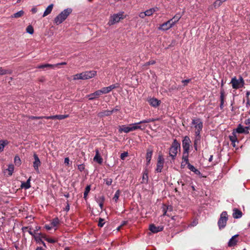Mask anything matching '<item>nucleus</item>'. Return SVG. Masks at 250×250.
Instances as JSON below:
<instances>
[{"label":"nucleus","instance_id":"f257e3e1","mask_svg":"<svg viewBox=\"0 0 250 250\" xmlns=\"http://www.w3.org/2000/svg\"><path fill=\"white\" fill-rule=\"evenodd\" d=\"M125 17L126 16L124 12H119L118 13L111 15L109 17L107 24L109 26L115 24L119 23L121 20L124 19Z\"/></svg>","mask_w":250,"mask_h":250},{"label":"nucleus","instance_id":"f03ea898","mask_svg":"<svg viewBox=\"0 0 250 250\" xmlns=\"http://www.w3.org/2000/svg\"><path fill=\"white\" fill-rule=\"evenodd\" d=\"M71 12L72 9L71 8L64 9L55 18V23L57 25L62 23Z\"/></svg>","mask_w":250,"mask_h":250},{"label":"nucleus","instance_id":"7ed1b4c3","mask_svg":"<svg viewBox=\"0 0 250 250\" xmlns=\"http://www.w3.org/2000/svg\"><path fill=\"white\" fill-rule=\"evenodd\" d=\"M192 124L193 125V127L195 129V133L197 138V139L199 140L200 138V133L203 128V122L199 118L193 119L192 120Z\"/></svg>","mask_w":250,"mask_h":250},{"label":"nucleus","instance_id":"20e7f679","mask_svg":"<svg viewBox=\"0 0 250 250\" xmlns=\"http://www.w3.org/2000/svg\"><path fill=\"white\" fill-rule=\"evenodd\" d=\"M154 121V119H149L141 121L138 123L130 124L132 131L139 129L141 130H144L146 128V125H140V124L148 123Z\"/></svg>","mask_w":250,"mask_h":250},{"label":"nucleus","instance_id":"39448f33","mask_svg":"<svg viewBox=\"0 0 250 250\" xmlns=\"http://www.w3.org/2000/svg\"><path fill=\"white\" fill-rule=\"evenodd\" d=\"M180 144L176 141V140H174L169 148V155L173 159H174L176 157L178 150H180Z\"/></svg>","mask_w":250,"mask_h":250},{"label":"nucleus","instance_id":"423d86ee","mask_svg":"<svg viewBox=\"0 0 250 250\" xmlns=\"http://www.w3.org/2000/svg\"><path fill=\"white\" fill-rule=\"evenodd\" d=\"M230 83L232 84L233 88L239 89L244 86V81L241 77H240L239 79H237L235 77L231 79Z\"/></svg>","mask_w":250,"mask_h":250},{"label":"nucleus","instance_id":"0eeeda50","mask_svg":"<svg viewBox=\"0 0 250 250\" xmlns=\"http://www.w3.org/2000/svg\"><path fill=\"white\" fill-rule=\"evenodd\" d=\"M228 214L226 211H223L220 215V217L218 222V225L220 229H222L226 225L228 220Z\"/></svg>","mask_w":250,"mask_h":250},{"label":"nucleus","instance_id":"6e6552de","mask_svg":"<svg viewBox=\"0 0 250 250\" xmlns=\"http://www.w3.org/2000/svg\"><path fill=\"white\" fill-rule=\"evenodd\" d=\"M190 139L186 136L183 141L182 146L184 149V154H187L188 152L190 146Z\"/></svg>","mask_w":250,"mask_h":250},{"label":"nucleus","instance_id":"1a4fd4ad","mask_svg":"<svg viewBox=\"0 0 250 250\" xmlns=\"http://www.w3.org/2000/svg\"><path fill=\"white\" fill-rule=\"evenodd\" d=\"M174 26L173 22L172 21L168 20L167 22L161 24L158 27V29L162 31H167Z\"/></svg>","mask_w":250,"mask_h":250},{"label":"nucleus","instance_id":"9d476101","mask_svg":"<svg viewBox=\"0 0 250 250\" xmlns=\"http://www.w3.org/2000/svg\"><path fill=\"white\" fill-rule=\"evenodd\" d=\"M164 163V159L163 158L162 156L159 155L158 158V162L157 164V167L156 169V171L157 172H160L162 171V169L163 167Z\"/></svg>","mask_w":250,"mask_h":250},{"label":"nucleus","instance_id":"9b49d317","mask_svg":"<svg viewBox=\"0 0 250 250\" xmlns=\"http://www.w3.org/2000/svg\"><path fill=\"white\" fill-rule=\"evenodd\" d=\"M34 158V161L33 162V167L35 170L37 172H39V167L41 166V161L36 154H34L33 155Z\"/></svg>","mask_w":250,"mask_h":250},{"label":"nucleus","instance_id":"f8f14e48","mask_svg":"<svg viewBox=\"0 0 250 250\" xmlns=\"http://www.w3.org/2000/svg\"><path fill=\"white\" fill-rule=\"evenodd\" d=\"M68 117V115H57L50 116H44V118L46 119H58L59 120L64 119Z\"/></svg>","mask_w":250,"mask_h":250},{"label":"nucleus","instance_id":"ddd939ff","mask_svg":"<svg viewBox=\"0 0 250 250\" xmlns=\"http://www.w3.org/2000/svg\"><path fill=\"white\" fill-rule=\"evenodd\" d=\"M117 87V86L115 84H112L107 87H104L102 88L100 91L101 92V94H106L110 92L113 89H115Z\"/></svg>","mask_w":250,"mask_h":250},{"label":"nucleus","instance_id":"4468645a","mask_svg":"<svg viewBox=\"0 0 250 250\" xmlns=\"http://www.w3.org/2000/svg\"><path fill=\"white\" fill-rule=\"evenodd\" d=\"M164 228L162 226H155L154 224H151L149 226V230L153 233H157L162 231Z\"/></svg>","mask_w":250,"mask_h":250},{"label":"nucleus","instance_id":"2eb2a0df","mask_svg":"<svg viewBox=\"0 0 250 250\" xmlns=\"http://www.w3.org/2000/svg\"><path fill=\"white\" fill-rule=\"evenodd\" d=\"M95 156L93 158V160L97 162L98 164H101L103 163V159L100 156L99 151L98 149L95 150Z\"/></svg>","mask_w":250,"mask_h":250},{"label":"nucleus","instance_id":"dca6fc26","mask_svg":"<svg viewBox=\"0 0 250 250\" xmlns=\"http://www.w3.org/2000/svg\"><path fill=\"white\" fill-rule=\"evenodd\" d=\"M84 80L93 78L96 74L95 71H86L83 72Z\"/></svg>","mask_w":250,"mask_h":250},{"label":"nucleus","instance_id":"f3484780","mask_svg":"<svg viewBox=\"0 0 250 250\" xmlns=\"http://www.w3.org/2000/svg\"><path fill=\"white\" fill-rule=\"evenodd\" d=\"M119 131L120 133L124 132L126 133L132 131L130 124L128 126L122 125L120 126Z\"/></svg>","mask_w":250,"mask_h":250},{"label":"nucleus","instance_id":"a211bd4d","mask_svg":"<svg viewBox=\"0 0 250 250\" xmlns=\"http://www.w3.org/2000/svg\"><path fill=\"white\" fill-rule=\"evenodd\" d=\"M34 238L37 243L40 244L42 241V238L44 239L45 234L41 233H37L36 235H34Z\"/></svg>","mask_w":250,"mask_h":250},{"label":"nucleus","instance_id":"6ab92c4d","mask_svg":"<svg viewBox=\"0 0 250 250\" xmlns=\"http://www.w3.org/2000/svg\"><path fill=\"white\" fill-rule=\"evenodd\" d=\"M238 235L237 234L235 235L230 239L228 243L229 247H231L234 246L237 244L238 240L236 239V238L238 237Z\"/></svg>","mask_w":250,"mask_h":250},{"label":"nucleus","instance_id":"aec40b11","mask_svg":"<svg viewBox=\"0 0 250 250\" xmlns=\"http://www.w3.org/2000/svg\"><path fill=\"white\" fill-rule=\"evenodd\" d=\"M102 95L100 90H97L95 92L90 94L87 96L89 100H92Z\"/></svg>","mask_w":250,"mask_h":250},{"label":"nucleus","instance_id":"412c9836","mask_svg":"<svg viewBox=\"0 0 250 250\" xmlns=\"http://www.w3.org/2000/svg\"><path fill=\"white\" fill-rule=\"evenodd\" d=\"M31 177H30L26 182H22L21 184V188L25 189H28L31 187L30 181Z\"/></svg>","mask_w":250,"mask_h":250},{"label":"nucleus","instance_id":"4be33fe9","mask_svg":"<svg viewBox=\"0 0 250 250\" xmlns=\"http://www.w3.org/2000/svg\"><path fill=\"white\" fill-rule=\"evenodd\" d=\"M159 10V8L157 7H155L151 8L148 10H146V16H150L153 15V14L157 12Z\"/></svg>","mask_w":250,"mask_h":250},{"label":"nucleus","instance_id":"5701e85b","mask_svg":"<svg viewBox=\"0 0 250 250\" xmlns=\"http://www.w3.org/2000/svg\"><path fill=\"white\" fill-rule=\"evenodd\" d=\"M148 102L150 105L154 107H156L160 104V101L155 98L150 99Z\"/></svg>","mask_w":250,"mask_h":250},{"label":"nucleus","instance_id":"b1692460","mask_svg":"<svg viewBox=\"0 0 250 250\" xmlns=\"http://www.w3.org/2000/svg\"><path fill=\"white\" fill-rule=\"evenodd\" d=\"M114 110H112L111 111L105 110V111L101 112L99 113L98 116L100 117L109 116L112 114Z\"/></svg>","mask_w":250,"mask_h":250},{"label":"nucleus","instance_id":"393cba45","mask_svg":"<svg viewBox=\"0 0 250 250\" xmlns=\"http://www.w3.org/2000/svg\"><path fill=\"white\" fill-rule=\"evenodd\" d=\"M242 216V213L240 210L236 208L233 209V217L234 218H240Z\"/></svg>","mask_w":250,"mask_h":250},{"label":"nucleus","instance_id":"a878e982","mask_svg":"<svg viewBox=\"0 0 250 250\" xmlns=\"http://www.w3.org/2000/svg\"><path fill=\"white\" fill-rule=\"evenodd\" d=\"M53 6V4H51L46 8L42 15L43 17H46L51 12Z\"/></svg>","mask_w":250,"mask_h":250},{"label":"nucleus","instance_id":"bb28decb","mask_svg":"<svg viewBox=\"0 0 250 250\" xmlns=\"http://www.w3.org/2000/svg\"><path fill=\"white\" fill-rule=\"evenodd\" d=\"M12 73V70L11 69H5L2 67H0V76L6 74H11Z\"/></svg>","mask_w":250,"mask_h":250},{"label":"nucleus","instance_id":"cd10ccee","mask_svg":"<svg viewBox=\"0 0 250 250\" xmlns=\"http://www.w3.org/2000/svg\"><path fill=\"white\" fill-rule=\"evenodd\" d=\"M188 163H189L188 160V153L187 154H184V152L181 166H185L187 164L188 165Z\"/></svg>","mask_w":250,"mask_h":250},{"label":"nucleus","instance_id":"c85d7f7f","mask_svg":"<svg viewBox=\"0 0 250 250\" xmlns=\"http://www.w3.org/2000/svg\"><path fill=\"white\" fill-rule=\"evenodd\" d=\"M37 68H55V65L54 64H44L38 65Z\"/></svg>","mask_w":250,"mask_h":250},{"label":"nucleus","instance_id":"c756f323","mask_svg":"<svg viewBox=\"0 0 250 250\" xmlns=\"http://www.w3.org/2000/svg\"><path fill=\"white\" fill-rule=\"evenodd\" d=\"M181 16L179 14H176L172 19L169 20L172 21V22H173V25H174L176 22H177L179 20L181 19Z\"/></svg>","mask_w":250,"mask_h":250},{"label":"nucleus","instance_id":"7c9ffc66","mask_svg":"<svg viewBox=\"0 0 250 250\" xmlns=\"http://www.w3.org/2000/svg\"><path fill=\"white\" fill-rule=\"evenodd\" d=\"M84 74L83 72L77 74L76 75H74L73 76V80H84Z\"/></svg>","mask_w":250,"mask_h":250},{"label":"nucleus","instance_id":"2f4dec72","mask_svg":"<svg viewBox=\"0 0 250 250\" xmlns=\"http://www.w3.org/2000/svg\"><path fill=\"white\" fill-rule=\"evenodd\" d=\"M163 216L167 215V210L171 211L172 210V208L171 206H167L166 205H163Z\"/></svg>","mask_w":250,"mask_h":250},{"label":"nucleus","instance_id":"473e14b6","mask_svg":"<svg viewBox=\"0 0 250 250\" xmlns=\"http://www.w3.org/2000/svg\"><path fill=\"white\" fill-rule=\"evenodd\" d=\"M8 144V142L6 140H0V152L3 150V149L6 145Z\"/></svg>","mask_w":250,"mask_h":250},{"label":"nucleus","instance_id":"72a5a7b5","mask_svg":"<svg viewBox=\"0 0 250 250\" xmlns=\"http://www.w3.org/2000/svg\"><path fill=\"white\" fill-rule=\"evenodd\" d=\"M225 1V0H216L213 3V6L215 8L219 7Z\"/></svg>","mask_w":250,"mask_h":250},{"label":"nucleus","instance_id":"f704fd0d","mask_svg":"<svg viewBox=\"0 0 250 250\" xmlns=\"http://www.w3.org/2000/svg\"><path fill=\"white\" fill-rule=\"evenodd\" d=\"M188 167L189 169L194 172L195 174H198L200 173L199 171L197 170L193 166L191 165L189 163H188Z\"/></svg>","mask_w":250,"mask_h":250},{"label":"nucleus","instance_id":"c9c22d12","mask_svg":"<svg viewBox=\"0 0 250 250\" xmlns=\"http://www.w3.org/2000/svg\"><path fill=\"white\" fill-rule=\"evenodd\" d=\"M14 170V166L13 165L11 164L9 165L8 168H7L5 170L8 172V175L11 176L12 175L13 171Z\"/></svg>","mask_w":250,"mask_h":250},{"label":"nucleus","instance_id":"e433bc0d","mask_svg":"<svg viewBox=\"0 0 250 250\" xmlns=\"http://www.w3.org/2000/svg\"><path fill=\"white\" fill-rule=\"evenodd\" d=\"M246 129H247L248 127H246L244 128L241 125H239L238 126V127L236 129V132L239 133H242L246 131Z\"/></svg>","mask_w":250,"mask_h":250},{"label":"nucleus","instance_id":"4c0bfd02","mask_svg":"<svg viewBox=\"0 0 250 250\" xmlns=\"http://www.w3.org/2000/svg\"><path fill=\"white\" fill-rule=\"evenodd\" d=\"M24 14V12L22 10H21L11 16V18H18L21 17Z\"/></svg>","mask_w":250,"mask_h":250},{"label":"nucleus","instance_id":"58836bf2","mask_svg":"<svg viewBox=\"0 0 250 250\" xmlns=\"http://www.w3.org/2000/svg\"><path fill=\"white\" fill-rule=\"evenodd\" d=\"M90 189H91V187L90 185L87 186L85 188V191L84 192V194H83V198H84L85 200H86L87 196L88 195V193L89 192V191L90 190Z\"/></svg>","mask_w":250,"mask_h":250},{"label":"nucleus","instance_id":"ea45409f","mask_svg":"<svg viewBox=\"0 0 250 250\" xmlns=\"http://www.w3.org/2000/svg\"><path fill=\"white\" fill-rule=\"evenodd\" d=\"M60 223V221L58 218H55L51 221V224L53 227H57Z\"/></svg>","mask_w":250,"mask_h":250},{"label":"nucleus","instance_id":"a19ab883","mask_svg":"<svg viewBox=\"0 0 250 250\" xmlns=\"http://www.w3.org/2000/svg\"><path fill=\"white\" fill-rule=\"evenodd\" d=\"M153 151L151 149H147L146 154V160H149L151 159Z\"/></svg>","mask_w":250,"mask_h":250},{"label":"nucleus","instance_id":"79ce46f5","mask_svg":"<svg viewBox=\"0 0 250 250\" xmlns=\"http://www.w3.org/2000/svg\"><path fill=\"white\" fill-rule=\"evenodd\" d=\"M148 181V174L146 171H145L143 175L142 183H146Z\"/></svg>","mask_w":250,"mask_h":250},{"label":"nucleus","instance_id":"37998d69","mask_svg":"<svg viewBox=\"0 0 250 250\" xmlns=\"http://www.w3.org/2000/svg\"><path fill=\"white\" fill-rule=\"evenodd\" d=\"M120 195V190H117L113 198V200L115 202H117L119 196Z\"/></svg>","mask_w":250,"mask_h":250},{"label":"nucleus","instance_id":"c03bdc74","mask_svg":"<svg viewBox=\"0 0 250 250\" xmlns=\"http://www.w3.org/2000/svg\"><path fill=\"white\" fill-rule=\"evenodd\" d=\"M26 32L30 34H33L34 33V29L31 25H29L26 28Z\"/></svg>","mask_w":250,"mask_h":250},{"label":"nucleus","instance_id":"a18cd8bd","mask_svg":"<svg viewBox=\"0 0 250 250\" xmlns=\"http://www.w3.org/2000/svg\"><path fill=\"white\" fill-rule=\"evenodd\" d=\"M14 162L16 165L19 166L21 164V161L20 157L18 156H16L14 158Z\"/></svg>","mask_w":250,"mask_h":250},{"label":"nucleus","instance_id":"49530a36","mask_svg":"<svg viewBox=\"0 0 250 250\" xmlns=\"http://www.w3.org/2000/svg\"><path fill=\"white\" fill-rule=\"evenodd\" d=\"M44 240L50 243H55V242H56V240H55L54 239H53V238H48L45 235Z\"/></svg>","mask_w":250,"mask_h":250},{"label":"nucleus","instance_id":"de8ad7c7","mask_svg":"<svg viewBox=\"0 0 250 250\" xmlns=\"http://www.w3.org/2000/svg\"><path fill=\"white\" fill-rule=\"evenodd\" d=\"M229 139L232 143H235L237 141V139L236 136L233 134V135L229 136Z\"/></svg>","mask_w":250,"mask_h":250},{"label":"nucleus","instance_id":"09e8293b","mask_svg":"<svg viewBox=\"0 0 250 250\" xmlns=\"http://www.w3.org/2000/svg\"><path fill=\"white\" fill-rule=\"evenodd\" d=\"M225 91L222 89L220 92V101L221 102H224L225 100Z\"/></svg>","mask_w":250,"mask_h":250},{"label":"nucleus","instance_id":"8fccbe9b","mask_svg":"<svg viewBox=\"0 0 250 250\" xmlns=\"http://www.w3.org/2000/svg\"><path fill=\"white\" fill-rule=\"evenodd\" d=\"M104 181L106 185H107V186L111 185L112 183V180L111 178H107V179H104Z\"/></svg>","mask_w":250,"mask_h":250},{"label":"nucleus","instance_id":"3c124183","mask_svg":"<svg viewBox=\"0 0 250 250\" xmlns=\"http://www.w3.org/2000/svg\"><path fill=\"white\" fill-rule=\"evenodd\" d=\"M104 198L103 196H100L96 199V201L98 204L100 203H104Z\"/></svg>","mask_w":250,"mask_h":250},{"label":"nucleus","instance_id":"603ef678","mask_svg":"<svg viewBox=\"0 0 250 250\" xmlns=\"http://www.w3.org/2000/svg\"><path fill=\"white\" fill-rule=\"evenodd\" d=\"M127 156L128 153L127 152H125L121 154L120 157L122 160H124Z\"/></svg>","mask_w":250,"mask_h":250},{"label":"nucleus","instance_id":"864d4df0","mask_svg":"<svg viewBox=\"0 0 250 250\" xmlns=\"http://www.w3.org/2000/svg\"><path fill=\"white\" fill-rule=\"evenodd\" d=\"M191 81L190 79L183 80L182 83H183L184 86L187 85Z\"/></svg>","mask_w":250,"mask_h":250},{"label":"nucleus","instance_id":"5fc2aeb1","mask_svg":"<svg viewBox=\"0 0 250 250\" xmlns=\"http://www.w3.org/2000/svg\"><path fill=\"white\" fill-rule=\"evenodd\" d=\"M78 167V169L81 171H82L84 169V166L83 164L79 165Z\"/></svg>","mask_w":250,"mask_h":250},{"label":"nucleus","instance_id":"6e6d98bb","mask_svg":"<svg viewBox=\"0 0 250 250\" xmlns=\"http://www.w3.org/2000/svg\"><path fill=\"white\" fill-rule=\"evenodd\" d=\"M103 221H104V220L100 218L99 219V223H98V226L102 227L103 226L104 224V223H103Z\"/></svg>","mask_w":250,"mask_h":250},{"label":"nucleus","instance_id":"4d7b16f0","mask_svg":"<svg viewBox=\"0 0 250 250\" xmlns=\"http://www.w3.org/2000/svg\"><path fill=\"white\" fill-rule=\"evenodd\" d=\"M44 116H42V117L31 116L30 117V119H39L44 118Z\"/></svg>","mask_w":250,"mask_h":250},{"label":"nucleus","instance_id":"13d9d810","mask_svg":"<svg viewBox=\"0 0 250 250\" xmlns=\"http://www.w3.org/2000/svg\"><path fill=\"white\" fill-rule=\"evenodd\" d=\"M66 62H62L55 64H54V65H55V67H57V66H58L59 65H66Z\"/></svg>","mask_w":250,"mask_h":250},{"label":"nucleus","instance_id":"bf43d9fd","mask_svg":"<svg viewBox=\"0 0 250 250\" xmlns=\"http://www.w3.org/2000/svg\"><path fill=\"white\" fill-rule=\"evenodd\" d=\"M139 16L141 18H144L146 16V12L141 13L139 15Z\"/></svg>","mask_w":250,"mask_h":250},{"label":"nucleus","instance_id":"052dcab7","mask_svg":"<svg viewBox=\"0 0 250 250\" xmlns=\"http://www.w3.org/2000/svg\"><path fill=\"white\" fill-rule=\"evenodd\" d=\"M64 163L65 164H66V165H69V159L67 157V158H65L64 159Z\"/></svg>","mask_w":250,"mask_h":250},{"label":"nucleus","instance_id":"680f3d73","mask_svg":"<svg viewBox=\"0 0 250 250\" xmlns=\"http://www.w3.org/2000/svg\"><path fill=\"white\" fill-rule=\"evenodd\" d=\"M155 63V61H151L147 62H146V65H150V64H154Z\"/></svg>","mask_w":250,"mask_h":250},{"label":"nucleus","instance_id":"e2e57ef3","mask_svg":"<svg viewBox=\"0 0 250 250\" xmlns=\"http://www.w3.org/2000/svg\"><path fill=\"white\" fill-rule=\"evenodd\" d=\"M31 11L33 13H35L37 12V8L36 7H33L32 8Z\"/></svg>","mask_w":250,"mask_h":250},{"label":"nucleus","instance_id":"0e129e2a","mask_svg":"<svg viewBox=\"0 0 250 250\" xmlns=\"http://www.w3.org/2000/svg\"><path fill=\"white\" fill-rule=\"evenodd\" d=\"M28 232L30 234H31L33 237H34V235H36V234L33 231H32L30 229L28 230Z\"/></svg>","mask_w":250,"mask_h":250},{"label":"nucleus","instance_id":"69168bd1","mask_svg":"<svg viewBox=\"0 0 250 250\" xmlns=\"http://www.w3.org/2000/svg\"><path fill=\"white\" fill-rule=\"evenodd\" d=\"M52 227H53L52 226H49V225H46L45 226V228L47 230H50Z\"/></svg>","mask_w":250,"mask_h":250},{"label":"nucleus","instance_id":"338daca9","mask_svg":"<svg viewBox=\"0 0 250 250\" xmlns=\"http://www.w3.org/2000/svg\"><path fill=\"white\" fill-rule=\"evenodd\" d=\"M245 124L246 125H250V119L246 120L245 121Z\"/></svg>","mask_w":250,"mask_h":250},{"label":"nucleus","instance_id":"774afa93","mask_svg":"<svg viewBox=\"0 0 250 250\" xmlns=\"http://www.w3.org/2000/svg\"><path fill=\"white\" fill-rule=\"evenodd\" d=\"M224 104V102H221L220 105V107L221 109H223V108Z\"/></svg>","mask_w":250,"mask_h":250}]
</instances>
